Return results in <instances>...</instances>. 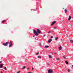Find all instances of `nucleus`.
<instances>
[{
    "mask_svg": "<svg viewBox=\"0 0 73 73\" xmlns=\"http://www.w3.org/2000/svg\"><path fill=\"white\" fill-rule=\"evenodd\" d=\"M60 59H59V58H56V60H58V61H59Z\"/></svg>",
    "mask_w": 73,
    "mask_h": 73,
    "instance_id": "18",
    "label": "nucleus"
},
{
    "mask_svg": "<svg viewBox=\"0 0 73 73\" xmlns=\"http://www.w3.org/2000/svg\"><path fill=\"white\" fill-rule=\"evenodd\" d=\"M56 23V21L53 22L51 24V26H52V25H54V24Z\"/></svg>",
    "mask_w": 73,
    "mask_h": 73,
    "instance_id": "4",
    "label": "nucleus"
},
{
    "mask_svg": "<svg viewBox=\"0 0 73 73\" xmlns=\"http://www.w3.org/2000/svg\"><path fill=\"white\" fill-rule=\"evenodd\" d=\"M48 33H50V31H49L48 32Z\"/></svg>",
    "mask_w": 73,
    "mask_h": 73,
    "instance_id": "31",
    "label": "nucleus"
},
{
    "mask_svg": "<svg viewBox=\"0 0 73 73\" xmlns=\"http://www.w3.org/2000/svg\"><path fill=\"white\" fill-rule=\"evenodd\" d=\"M48 47H49V46H44V48H48Z\"/></svg>",
    "mask_w": 73,
    "mask_h": 73,
    "instance_id": "11",
    "label": "nucleus"
},
{
    "mask_svg": "<svg viewBox=\"0 0 73 73\" xmlns=\"http://www.w3.org/2000/svg\"><path fill=\"white\" fill-rule=\"evenodd\" d=\"M39 45H41V43H39Z\"/></svg>",
    "mask_w": 73,
    "mask_h": 73,
    "instance_id": "27",
    "label": "nucleus"
},
{
    "mask_svg": "<svg viewBox=\"0 0 73 73\" xmlns=\"http://www.w3.org/2000/svg\"><path fill=\"white\" fill-rule=\"evenodd\" d=\"M29 69V68H27V70H28V69Z\"/></svg>",
    "mask_w": 73,
    "mask_h": 73,
    "instance_id": "29",
    "label": "nucleus"
},
{
    "mask_svg": "<svg viewBox=\"0 0 73 73\" xmlns=\"http://www.w3.org/2000/svg\"><path fill=\"white\" fill-rule=\"evenodd\" d=\"M12 46V42H10L9 44V47H11Z\"/></svg>",
    "mask_w": 73,
    "mask_h": 73,
    "instance_id": "3",
    "label": "nucleus"
},
{
    "mask_svg": "<svg viewBox=\"0 0 73 73\" xmlns=\"http://www.w3.org/2000/svg\"><path fill=\"white\" fill-rule=\"evenodd\" d=\"M1 62H2V61H0V63H1Z\"/></svg>",
    "mask_w": 73,
    "mask_h": 73,
    "instance_id": "30",
    "label": "nucleus"
},
{
    "mask_svg": "<svg viewBox=\"0 0 73 73\" xmlns=\"http://www.w3.org/2000/svg\"><path fill=\"white\" fill-rule=\"evenodd\" d=\"M34 33L36 36L38 35V32H37L36 30H34Z\"/></svg>",
    "mask_w": 73,
    "mask_h": 73,
    "instance_id": "1",
    "label": "nucleus"
},
{
    "mask_svg": "<svg viewBox=\"0 0 73 73\" xmlns=\"http://www.w3.org/2000/svg\"><path fill=\"white\" fill-rule=\"evenodd\" d=\"M70 41L71 42V43H73V40H70Z\"/></svg>",
    "mask_w": 73,
    "mask_h": 73,
    "instance_id": "12",
    "label": "nucleus"
},
{
    "mask_svg": "<svg viewBox=\"0 0 73 73\" xmlns=\"http://www.w3.org/2000/svg\"><path fill=\"white\" fill-rule=\"evenodd\" d=\"M50 38H53V36H51L50 37Z\"/></svg>",
    "mask_w": 73,
    "mask_h": 73,
    "instance_id": "23",
    "label": "nucleus"
},
{
    "mask_svg": "<svg viewBox=\"0 0 73 73\" xmlns=\"http://www.w3.org/2000/svg\"><path fill=\"white\" fill-rule=\"evenodd\" d=\"M65 62H66V64H67H67H68V61H66Z\"/></svg>",
    "mask_w": 73,
    "mask_h": 73,
    "instance_id": "14",
    "label": "nucleus"
},
{
    "mask_svg": "<svg viewBox=\"0 0 73 73\" xmlns=\"http://www.w3.org/2000/svg\"><path fill=\"white\" fill-rule=\"evenodd\" d=\"M48 65H50V64H48Z\"/></svg>",
    "mask_w": 73,
    "mask_h": 73,
    "instance_id": "38",
    "label": "nucleus"
},
{
    "mask_svg": "<svg viewBox=\"0 0 73 73\" xmlns=\"http://www.w3.org/2000/svg\"><path fill=\"white\" fill-rule=\"evenodd\" d=\"M45 35H44L43 37H45Z\"/></svg>",
    "mask_w": 73,
    "mask_h": 73,
    "instance_id": "35",
    "label": "nucleus"
},
{
    "mask_svg": "<svg viewBox=\"0 0 73 73\" xmlns=\"http://www.w3.org/2000/svg\"><path fill=\"white\" fill-rule=\"evenodd\" d=\"M37 32H38V33H41V31L39 29H37Z\"/></svg>",
    "mask_w": 73,
    "mask_h": 73,
    "instance_id": "6",
    "label": "nucleus"
},
{
    "mask_svg": "<svg viewBox=\"0 0 73 73\" xmlns=\"http://www.w3.org/2000/svg\"><path fill=\"white\" fill-rule=\"evenodd\" d=\"M4 69L5 70H7V68L6 67H5L4 68Z\"/></svg>",
    "mask_w": 73,
    "mask_h": 73,
    "instance_id": "19",
    "label": "nucleus"
},
{
    "mask_svg": "<svg viewBox=\"0 0 73 73\" xmlns=\"http://www.w3.org/2000/svg\"><path fill=\"white\" fill-rule=\"evenodd\" d=\"M28 73H31V72H28Z\"/></svg>",
    "mask_w": 73,
    "mask_h": 73,
    "instance_id": "34",
    "label": "nucleus"
},
{
    "mask_svg": "<svg viewBox=\"0 0 73 73\" xmlns=\"http://www.w3.org/2000/svg\"><path fill=\"white\" fill-rule=\"evenodd\" d=\"M1 73H3V72H2V71H1Z\"/></svg>",
    "mask_w": 73,
    "mask_h": 73,
    "instance_id": "33",
    "label": "nucleus"
},
{
    "mask_svg": "<svg viewBox=\"0 0 73 73\" xmlns=\"http://www.w3.org/2000/svg\"><path fill=\"white\" fill-rule=\"evenodd\" d=\"M38 54H39V52H38L36 54H37V55H38Z\"/></svg>",
    "mask_w": 73,
    "mask_h": 73,
    "instance_id": "24",
    "label": "nucleus"
},
{
    "mask_svg": "<svg viewBox=\"0 0 73 73\" xmlns=\"http://www.w3.org/2000/svg\"><path fill=\"white\" fill-rule=\"evenodd\" d=\"M57 39H58V37H56V38L55 39V40H57Z\"/></svg>",
    "mask_w": 73,
    "mask_h": 73,
    "instance_id": "22",
    "label": "nucleus"
},
{
    "mask_svg": "<svg viewBox=\"0 0 73 73\" xmlns=\"http://www.w3.org/2000/svg\"><path fill=\"white\" fill-rule=\"evenodd\" d=\"M39 56H38V58H39Z\"/></svg>",
    "mask_w": 73,
    "mask_h": 73,
    "instance_id": "36",
    "label": "nucleus"
},
{
    "mask_svg": "<svg viewBox=\"0 0 73 73\" xmlns=\"http://www.w3.org/2000/svg\"><path fill=\"white\" fill-rule=\"evenodd\" d=\"M3 64H1V65L0 66V68H3Z\"/></svg>",
    "mask_w": 73,
    "mask_h": 73,
    "instance_id": "10",
    "label": "nucleus"
},
{
    "mask_svg": "<svg viewBox=\"0 0 73 73\" xmlns=\"http://www.w3.org/2000/svg\"><path fill=\"white\" fill-rule=\"evenodd\" d=\"M54 29H56V28H57V27H54Z\"/></svg>",
    "mask_w": 73,
    "mask_h": 73,
    "instance_id": "20",
    "label": "nucleus"
},
{
    "mask_svg": "<svg viewBox=\"0 0 73 73\" xmlns=\"http://www.w3.org/2000/svg\"><path fill=\"white\" fill-rule=\"evenodd\" d=\"M25 68H26V67L25 66H24V67H23V68H22V69H25Z\"/></svg>",
    "mask_w": 73,
    "mask_h": 73,
    "instance_id": "16",
    "label": "nucleus"
},
{
    "mask_svg": "<svg viewBox=\"0 0 73 73\" xmlns=\"http://www.w3.org/2000/svg\"><path fill=\"white\" fill-rule=\"evenodd\" d=\"M52 39H50L48 41V42H49V43H50V42H51V41H52Z\"/></svg>",
    "mask_w": 73,
    "mask_h": 73,
    "instance_id": "9",
    "label": "nucleus"
},
{
    "mask_svg": "<svg viewBox=\"0 0 73 73\" xmlns=\"http://www.w3.org/2000/svg\"><path fill=\"white\" fill-rule=\"evenodd\" d=\"M62 49V47L61 46H60L59 47V50H61Z\"/></svg>",
    "mask_w": 73,
    "mask_h": 73,
    "instance_id": "8",
    "label": "nucleus"
},
{
    "mask_svg": "<svg viewBox=\"0 0 73 73\" xmlns=\"http://www.w3.org/2000/svg\"><path fill=\"white\" fill-rule=\"evenodd\" d=\"M64 11L65 12V13H66L67 12V10L66 9L64 10Z\"/></svg>",
    "mask_w": 73,
    "mask_h": 73,
    "instance_id": "13",
    "label": "nucleus"
},
{
    "mask_svg": "<svg viewBox=\"0 0 73 73\" xmlns=\"http://www.w3.org/2000/svg\"><path fill=\"white\" fill-rule=\"evenodd\" d=\"M71 19H72V17H71V16L70 15L68 19L69 21H70V20Z\"/></svg>",
    "mask_w": 73,
    "mask_h": 73,
    "instance_id": "7",
    "label": "nucleus"
},
{
    "mask_svg": "<svg viewBox=\"0 0 73 73\" xmlns=\"http://www.w3.org/2000/svg\"><path fill=\"white\" fill-rule=\"evenodd\" d=\"M54 54H57L56 53H55Z\"/></svg>",
    "mask_w": 73,
    "mask_h": 73,
    "instance_id": "28",
    "label": "nucleus"
},
{
    "mask_svg": "<svg viewBox=\"0 0 73 73\" xmlns=\"http://www.w3.org/2000/svg\"><path fill=\"white\" fill-rule=\"evenodd\" d=\"M5 22V20H4V21H2V23H4Z\"/></svg>",
    "mask_w": 73,
    "mask_h": 73,
    "instance_id": "15",
    "label": "nucleus"
},
{
    "mask_svg": "<svg viewBox=\"0 0 73 73\" xmlns=\"http://www.w3.org/2000/svg\"><path fill=\"white\" fill-rule=\"evenodd\" d=\"M68 72H70V70L68 69Z\"/></svg>",
    "mask_w": 73,
    "mask_h": 73,
    "instance_id": "21",
    "label": "nucleus"
},
{
    "mask_svg": "<svg viewBox=\"0 0 73 73\" xmlns=\"http://www.w3.org/2000/svg\"><path fill=\"white\" fill-rule=\"evenodd\" d=\"M48 72L50 73H52L53 72V71L52 70H48Z\"/></svg>",
    "mask_w": 73,
    "mask_h": 73,
    "instance_id": "5",
    "label": "nucleus"
},
{
    "mask_svg": "<svg viewBox=\"0 0 73 73\" xmlns=\"http://www.w3.org/2000/svg\"><path fill=\"white\" fill-rule=\"evenodd\" d=\"M34 69V68H32V70H33Z\"/></svg>",
    "mask_w": 73,
    "mask_h": 73,
    "instance_id": "26",
    "label": "nucleus"
},
{
    "mask_svg": "<svg viewBox=\"0 0 73 73\" xmlns=\"http://www.w3.org/2000/svg\"><path fill=\"white\" fill-rule=\"evenodd\" d=\"M33 37H35V36H34Z\"/></svg>",
    "mask_w": 73,
    "mask_h": 73,
    "instance_id": "37",
    "label": "nucleus"
},
{
    "mask_svg": "<svg viewBox=\"0 0 73 73\" xmlns=\"http://www.w3.org/2000/svg\"><path fill=\"white\" fill-rule=\"evenodd\" d=\"M41 58V57L40 56H39V58Z\"/></svg>",
    "mask_w": 73,
    "mask_h": 73,
    "instance_id": "32",
    "label": "nucleus"
},
{
    "mask_svg": "<svg viewBox=\"0 0 73 73\" xmlns=\"http://www.w3.org/2000/svg\"><path fill=\"white\" fill-rule=\"evenodd\" d=\"M9 42H7L5 43H3V45H4V46H7V44L9 43Z\"/></svg>",
    "mask_w": 73,
    "mask_h": 73,
    "instance_id": "2",
    "label": "nucleus"
},
{
    "mask_svg": "<svg viewBox=\"0 0 73 73\" xmlns=\"http://www.w3.org/2000/svg\"><path fill=\"white\" fill-rule=\"evenodd\" d=\"M48 57H49V58H52V56H51L49 55L48 56Z\"/></svg>",
    "mask_w": 73,
    "mask_h": 73,
    "instance_id": "17",
    "label": "nucleus"
},
{
    "mask_svg": "<svg viewBox=\"0 0 73 73\" xmlns=\"http://www.w3.org/2000/svg\"><path fill=\"white\" fill-rule=\"evenodd\" d=\"M63 57H64V58L65 59L66 58V57H65L64 56H63Z\"/></svg>",
    "mask_w": 73,
    "mask_h": 73,
    "instance_id": "25",
    "label": "nucleus"
}]
</instances>
